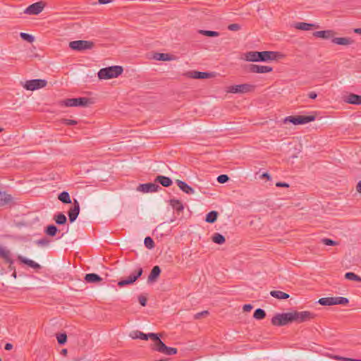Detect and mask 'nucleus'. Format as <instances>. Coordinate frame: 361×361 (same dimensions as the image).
Returning <instances> with one entry per match:
<instances>
[{
    "label": "nucleus",
    "mask_w": 361,
    "mask_h": 361,
    "mask_svg": "<svg viewBox=\"0 0 361 361\" xmlns=\"http://www.w3.org/2000/svg\"><path fill=\"white\" fill-rule=\"evenodd\" d=\"M281 54L276 51H248L245 54V60L247 61L267 62L276 60Z\"/></svg>",
    "instance_id": "f257e3e1"
},
{
    "label": "nucleus",
    "mask_w": 361,
    "mask_h": 361,
    "mask_svg": "<svg viewBox=\"0 0 361 361\" xmlns=\"http://www.w3.org/2000/svg\"><path fill=\"white\" fill-rule=\"evenodd\" d=\"M123 68L120 66H112L106 68H103L98 72V78L100 80H108L117 78L121 75Z\"/></svg>",
    "instance_id": "f03ea898"
},
{
    "label": "nucleus",
    "mask_w": 361,
    "mask_h": 361,
    "mask_svg": "<svg viewBox=\"0 0 361 361\" xmlns=\"http://www.w3.org/2000/svg\"><path fill=\"white\" fill-rule=\"evenodd\" d=\"M294 322L293 312L279 313L271 319V323L274 326H283Z\"/></svg>",
    "instance_id": "7ed1b4c3"
},
{
    "label": "nucleus",
    "mask_w": 361,
    "mask_h": 361,
    "mask_svg": "<svg viewBox=\"0 0 361 361\" xmlns=\"http://www.w3.org/2000/svg\"><path fill=\"white\" fill-rule=\"evenodd\" d=\"M316 118L314 115H299V116H289L284 118V123H290L293 125H303L307 123L314 121Z\"/></svg>",
    "instance_id": "20e7f679"
},
{
    "label": "nucleus",
    "mask_w": 361,
    "mask_h": 361,
    "mask_svg": "<svg viewBox=\"0 0 361 361\" xmlns=\"http://www.w3.org/2000/svg\"><path fill=\"white\" fill-rule=\"evenodd\" d=\"M317 302L323 306H330L334 305H345L349 302V300L348 298L344 297H328L320 298Z\"/></svg>",
    "instance_id": "39448f33"
},
{
    "label": "nucleus",
    "mask_w": 361,
    "mask_h": 361,
    "mask_svg": "<svg viewBox=\"0 0 361 361\" xmlns=\"http://www.w3.org/2000/svg\"><path fill=\"white\" fill-rule=\"evenodd\" d=\"M94 46V44L93 42L87 40H75L69 43V47L71 49L79 51L92 49Z\"/></svg>",
    "instance_id": "423d86ee"
},
{
    "label": "nucleus",
    "mask_w": 361,
    "mask_h": 361,
    "mask_svg": "<svg viewBox=\"0 0 361 361\" xmlns=\"http://www.w3.org/2000/svg\"><path fill=\"white\" fill-rule=\"evenodd\" d=\"M255 86L253 85L245 83L240 85H235L228 87V92L238 94V93H247L254 91Z\"/></svg>",
    "instance_id": "0eeeda50"
},
{
    "label": "nucleus",
    "mask_w": 361,
    "mask_h": 361,
    "mask_svg": "<svg viewBox=\"0 0 361 361\" xmlns=\"http://www.w3.org/2000/svg\"><path fill=\"white\" fill-rule=\"evenodd\" d=\"M143 273L142 267H138L136 270L130 274V275L126 279L121 280L118 282L119 287H123L127 285L133 283L137 279H139Z\"/></svg>",
    "instance_id": "6e6552de"
},
{
    "label": "nucleus",
    "mask_w": 361,
    "mask_h": 361,
    "mask_svg": "<svg viewBox=\"0 0 361 361\" xmlns=\"http://www.w3.org/2000/svg\"><path fill=\"white\" fill-rule=\"evenodd\" d=\"M47 84V80L42 79H33L25 81L23 87L27 90L34 91L44 87Z\"/></svg>",
    "instance_id": "1a4fd4ad"
},
{
    "label": "nucleus",
    "mask_w": 361,
    "mask_h": 361,
    "mask_svg": "<svg viewBox=\"0 0 361 361\" xmlns=\"http://www.w3.org/2000/svg\"><path fill=\"white\" fill-rule=\"evenodd\" d=\"M90 103V99L87 97H78L66 99L63 101L66 106H87Z\"/></svg>",
    "instance_id": "9d476101"
},
{
    "label": "nucleus",
    "mask_w": 361,
    "mask_h": 361,
    "mask_svg": "<svg viewBox=\"0 0 361 361\" xmlns=\"http://www.w3.org/2000/svg\"><path fill=\"white\" fill-rule=\"evenodd\" d=\"M294 322L298 323L305 322L315 317V314L310 311H293Z\"/></svg>",
    "instance_id": "9b49d317"
},
{
    "label": "nucleus",
    "mask_w": 361,
    "mask_h": 361,
    "mask_svg": "<svg viewBox=\"0 0 361 361\" xmlns=\"http://www.w3.org/2000/svg\"><path fill=\"white\" fill-rule=\"evenodd\" d=\"M161 189V188L155 183L140 184L137 188V191L143 193L158 192Z\"/></svg>",
    "instance_id": "f8f14e48"
},
{
    "label": "nucleus",
    "mask_w": 361,
    "mask_h": 361,
    "mask_svg": "<svg viewBox=\"0 0 361 361\" xmlns=\"http://www.w3.org/2000/svg\"><path fill=\"white\" fill-rule=\"evenodd\" d=\"M247 71L250 73H266L271 72L273 68L268 66L250 64L247 67Z\"/></svg>",
    "instance_id": "ddd939ff"
},
{
    "label": "nucleus",
    "mask_w": 361,
    "mask_h": 361,
    "mask_svg": "<svg viewBox=\"0 0 361 361\" xmlns=\"http://www.w3.org/2000/svg\"><path fill=\"white\" fill-rule=\"evenodd\" d=\"M44 7L43 1H38L30 5L25 10V13L29 15H37L41 13Z\"/></svg>",
    "instance_id": "4468645a"
},
{
    "label": "nucleus",
    "mask_w": 361,
    "mask_h": 361,
    "mask_svg": "<svg viewBox=\"0 0 361 361\" xmlns=\"http://www.w3.org/2000/svg\"><path fill=\"white\" fill-rule=\"evenodd\" d=\"M80 213V204L77 200H74L73 206L68 212L69 221L71 223L74 222L78 218Z\"/></svg>",
    "instance_id": "2eb2a0df"
},
{
    "label": "nucleus",
    "mask_w": 361,
    "mask_h": 361,
    "mask_svg": "<svg viewBox=\"0 0 361 361\" xmlns=\"http://www.w3.org/2000/svg\"><path fill=\"white\" fill-rule=\"evenodd\" d=\"M335 32L331 30L316 31L313 32V36L315 37L322 38L324 39H329L334 38Z\"/></svg>",
    "instance_id": "dca6fc26"
},
{
    "label": "nucleus",
    "mask_w": 361,
    "mask_h": 361,
    "mask_svg": "<svg viewBox=\"0 0 361 361\" xmlns=\"http://www.w3.org/2000/svg\"><path fill=\"white\" fill-rule=\"evenodd\" d=\"M319 25L313 23H307L305 22L296 23L294 25V27L300 30H311L313 28H319Z\"/></svg>",
    "instance_id": "f3484780"
},
{
    "label": "nucleus",
    "mask_w": 361,
    "mask_h": 361,
    "mask_svg": "<svg viewBox=\"0 0 361 361\" xmlns=\"http://www.w3.org/2000/svg\"><path fill=\"white\" fill-rule=\"evenodd\" d=\"M0 258H2L8 264L14 262L11 251L4 247H0Z\"/></svg>",
    "instance_id": "a211bd4d"
},
{
    "label": "nucleus",
    "mask_w": 361,
    "mask_h": 361,
    "mask_svg": "<svg viewBox=\"0 0 361 361\" xmlns=\"http://www.w3.org/2000/svg\"><path fill=\"white\" fill-rule=\"evenodd\" d=\"M18 259L21 263L27 264V266H29L30 267H31V268H32L34 269H41V266L38 263L35 262V261H33L32 259L25 258V257H23L22 255H18Z\"/></svg>",
    "instance_id": "6ab92c4d"
},
{
    "label": "nucleus",
    "mask_w": 361,
    "mask_h": 361,
    "mask_svg": "<svg viewBox=\"0 0 361 361\" xmlns=\"http://www.w3.org/2000/svg\"><path fill=\"white\" fill-rule=\"evenodd\" d=\"M161 271V269L159 266L157 265V266L153 267V268L152 269L150 274L148 276L147 282L153 283V282L156 281L157 279H158V277L159 276Z\"/></svg>",
    "instance_id": "aec40b11"
},
{
    "label": "nucleus",
    "mask_w": 361,
    "mask_h": 361,
    "mask_svg": "<svg viewBox=\"0 0 361 361\" xmlns=\"http://www.w3.org/2000/svg\"><path fill=\"white\" fill-rule=\"evenodd\" d=\"M176 183L179 188L186 194L192 195L195 193V190L188 185L185 182L180 180H176Z\"/></svg>",
    "instance_id": "412c9836"
},
{
    "label": "nucleus",
    "mask_w": 361,
    "mask_h": 361,
    "mask_svg": "<svg viewBox=\"0 0 361 361\" xmlns=\"http://www.w3.org/2000/svg\"><path fill=\"white\" fill-rule=\"evenodd\" d=\"M345 102L350 104H355V105H360L361 104V95H358L354 93H350L348 94L347 98L345 99Z\"/></svg>",
    "instance_id": "4be33fe9"
},
{
    "label": "nucleus",
    "mask_w": 361,
    "mask_h": 361,
    "mask_svg": "<svg viewBox=\"0 0 361 361\" xmlns=\"http://www.w3.org/2000/svg\"><path fill=\"white\" fill-rule=\"evenodd\" d=\"M332 42L338 45H350L352 44L354 41L350 37H334L332 39Z\"/></svg>",
    "instance_id": "5701e85b"
},
{
    "label": "nucleus",
    "mask_w": 361,
    "mask_h": 361,
    "mask_svg": "<svg viewBox=\"0 0 361 361\" xmlns=\"http://www.w3.org/2000/svg\"><path fill=\"white\" fill-rule=\"evenodd\" d=\"M155 182L160 183L164 187H169L173 183L170 178L161 175L156 177Z\"/></svg>",
    "instance_id": "b1692460"
},
{
    "label": "nucleus",
    "mask_w": 361,
    "mask_h": 361,
    "mask_svg": "<svg viewBox=\"0 0 361 361\" xmlns=\"http://www.w3.org/2000/svg\"><path fill=\"white\" fill-rule=\"evenodd\" d=\"M13 200V197L11 195L6 193L5 192L0 191V206H6L10 204Z\"/></svg>",
    "instance_id": "393cba45"
},
{
    "label": "nucleus",
    "mask_w": 361,
    "mask_h": 361,
    "mask_svg": "<svg viewBox=\"0 0 361 361\" xmlns=\"http://www.w3.org/2000/svg\"><path fill=\"white\" fill-rule=\"evenodd\" d=\"M85 280L87 283H95L100 282L102 279L98 274L90 273L85 275Z\"/></svg>",
    "instance_id": "a878e982"
},
{
    "label": "nucleus",
    "mask_w": 361,
    "mask_h": 361,
    "mask_svg": "<svg viewBox=\"0 0 361 361\" xmlns=\"http://www.w3.org/2000/svg\"><path fill=\"white\" fill-rule=\"evenodd\" d=\"M209 73L200 71H191L188 73V76L195 79H204L209 78Z\"/></svg>",
    "instance_id": "bb28decb"
},
{
    "label": "nucleus",
    "mask_w": 361,
    "mask_h": 361,
    "mask_svg": "<svg viewBox=\"0 0 361 361\" xmlns=\"http://www.w3.org/2000/svg\"><path fill=\"white\" fill-rule=\"evenodd\" d=\"M54 220L56 224L61 226L64 225L67 222V218L63 213L59 212L54 216Z\"/></svg>",
    "instance_id": "cd10ccee"
},
{
    "label": "nucleus",
    "mask_w": 361,
    "mask_h": 361,
    "mask_svg": "<svg viewBox=\"0 0 361 361\" xmlns=\"http://www.w3.org/2000/svg\"><path fill=\"white\" fill-rule=\"evenodd\" d=\"M170 205L172 208L176 210L177 212H180L183 211V205L182 202L178 200L171 199L170 200Z\"/></svg>",
    "instance_id": "c85d7f7f"
},
{
    "label": "nucleus",
    "mask_w": 361,
    "mask_h": 361,
    "mask_svg": "<svg viewBox=\"0 0 361 361\" xmlns=\"http://www.w3.org/2000/svg\"><path fill=\"white\" fill-rule=\"evenodd\" d=\"M58 231V228L54 224L48 225L44 229V233L51 237L55 236Z\"/></svg>",
    "instance_id": "c756f323"
},
{
    "label": "nucleus",
    "mask_w": 361,
    "mask_h": 361,
    "mask_svg": "<svg viewBox=\"0 0 361 361\" xmlns=\"http://www.w3.org/2000/svg\"><path fill=\"white\" fill-rule=\"evenodd\" d=\"M270 295L277 299L285 300L289 298V295L281 290H271Z\"/></svg>",
    "instance_id": "7c9ffc66"
},
{
    "label": "nucleus",
    "mask_w": 361,
    "mask_h": 361,
    "mask_svg": "<svg viewBox=\"0 0 361 361\" xmlns=\"http://www.w3.org/2000/svg\"><path fill=\"white\" fill-rule=\"evenodd\" d=\"M58 199L63 204H71L72 202L70 195L66 191L61 192L58 196Z\"/></svg>",
    "instance_id": "2f4dec72"
},
{
    "label": "nucleus",
    "mask_w": 361,
    "mask_h": 361,
    "mask_svg": "<svg viewBox=\"0 0 361 361\" xmlns=\"http://www.w3.org/2000/svg\"><path fill=\"white\" fill-rule=\"evenodd\" d=\"M152 340L155 342V350L163 353L166 345L160 340L159 337L158 336V338H152Z\"/></svg>",
    "instance_id": "473e14b6"
},
{
    "label": "nucleus",
    "mask_w": 361,
    "mask_h": 361,
    "mask_svg": "<svg viewBox=\"0 0 361 361\" xmlns=\"http://www.w3.org/2000/svg\"><path fill=\"white\" fill-rule=\"evenodd\" d=\"M218 215L217 212L211 211L207 214L205 221L208 223L213 224L216 221Z\"/></svg>",
    "instance_id": "72a5a7b5"
},
{
    "label": "nucleus",
    "mask_w": 361,
    "mask_h": 361,
    "mask_svg": "<svg viewBox=\"0 0 361 361\" xmlns=\"http://www.w3.org/2000/svg\"><path fill=\"white\" fill-rule=\"evenodd\" d=\"M212 241L218 245H222L225 243L226 238L223 235L219 233H215L212 235Z\"/></svg>",
    "instance_id": "f704fd0d"
},
{
    "label": "nucleus",
    "mask_w": 361,
    "mask_h": 361,
    "mask_svg": "<svg viewBox=\"0 0 361 361\" xmlns=\"http://www.w3.org/2000/svg\"><path fill=\"white\" fill-rule=\"evenodd\" d=\"M139 338L142 339V340H148L149 338H158V334H154V333H149L147 334H144L141 331H139Z\"/></svg>",
    "instance_id": "c9c22d12"
},
{
    "label": "nucleus",
    "mask_w": 361,
    "mask_h": 361,
    "mask_svg": "<svg viewBox=\"0 0 361 361\" xmlns=\"http://www.w3.org/2000/svg\"><path fill=\"white\" fill-rule=\"evenodd\" d=\"M253 317L256 319H263L266 317V312L263 309L257 308L255 310Z\"/></svg>",
    "instance_id": "e433bc0d"
},
{
    "label": "nucleus",
    "mask_w": 361,
    "mask_h": 361,
    "mask_svg": "<svg viewBox=\"0 0 361 361\" xmlns=\"http://www.w3.org/2000/svg\"><path fill=\"white\" fill-rule=\"evenodd\" d=\"M345 278L348 280L361 282V277L353 272L345 273Z\"/></svg>",
    "instance_id": "4c0bfd02"
},
{
    "label": "nucleus",
    "mask_w": 361,
    "mask_h": 361,
    "mask_svg": "<svg viewBox=\"0 0 361 361\" xmlns=\"http://www.w3.org/2000/svg\"><path fill=\"white\" fill-rule=\"evenodd\" d=\"M198 32L204 36L209 37L219 36V32H216V31L200 30L198 31Z\"/></svg>",
    "instance_id": "58836bf2"
},
{
    "label": "nucleus",
    "mask_w": 361,
    "mask_h": 361,
    "mask_svg": "<svg viewBox=\"0 0 361 361\" xmlns=\"http://www.w3.org/2000/svg\"><path fill=\"white\" fill-rule=\"evenodd\" d=\"M56 339L60 345H64L67 341V335L66 333L56 334Z\"/></svg>",
    "instance_id": "ea45409f"
},
{
    "label": "nucleus",
    "mask_w": 361,
    "mask_h": 361,
    "mask_svg": "<svg viewBox=\"0 0 361 361\" xmlns=\"http://www.w3.org/2000/svg\"><path fill=\"white\" fill-rule=\"evenodd\" d=\"M144 243L145 247L148 249H152L154 247V242L153 239L149 236H147L145 238Z\"/></svg>",
    "instance_id": "a19ab883"
},
{
    "label": "nucleus",
    "mask_w": 361,
    "mask_h": 361,
    "mask_svg": "<svg viewBox=\"0 0 361 361\" xmlns=\"http://www.w3.org/2000/svg\"><path fill=\"white\" fill-rule=\"evenodd\" d=\"M20 36L23 40L27 41L30 43L33 42L35 40V37L32 35H30L28 33L20 32Z\"/></svg>",
    "instance_id": "79ce46f5"
},
{
    "label": "nucleus",
    "mask_w": 361,
    "mask_h": 361,
    "mask_svg": "<svg viewBox=\"0 0 361 361\" xmlns=\"http://www.w3.org/2000/svg\"><path fill=\"white\" fill-rule=\"evenodd\" d=\"M331 358L338 360V361H361L359 359H353L350 357H345L340 355H333L331 357Z\"/></svg>",
    "instance_id": "37998d69"
},
{
    "label": "nucleus",
    "mask_w": 361,
    "mask_h": 361,
    "mask_svg": "<svg viewBox=\"0 0 361 361\" xmlns=\"http://www.w3.org/2000/svg\"><path fill=\"white\" fill-rule=\"evenodd\" d=\"M154 58L157 60H161V61H169L171 59L170 56L168 54H163V53H158L156 54L154 56Z\"/></svg>",
    "instance_id": "c03bdc74"
},
{
    "label": "nucleus",
    "mask_w": 361,
    "mask_h": 361,
    "mask_svg": "<svg viewBox=\"0 0 361 361\" xmlns=\"http://www.w3.org/2000/svg\"><path fill=\"white\" fill-rule=\"evenodd\" d=\"M177 348H176L166 346V348L164 349L163 353L167 355H176L177 353Z\"/></svg>",
    "instance_id": "a18cd8bd"
},
{
    "label": "nucleus",
    "mask_w": 361,
    "mask_h": 361,
    "mask_svg": "<svg viewBox=\"0 0 361 361\" xmlns=\"http://www.w3.org/2000/svg\"><path fill=\"white\" fill-rule=\"evenodd\" d=\"M229 180V177L226 174L219 175L217 177V181L219 183H225Z\"/></svg>",
    "instance_id": "49530a36"
},
{
    "label": "nucleus",
    "mask_w": 361,
    "mask_h": 361,
    "mask_svg": "<svg viewBox=\"0 0 361 361\" xmlns=\"http://www.w3.org/2000/svg\"><path fill=\"white\" fill-rule=\"evenodd\" d=\"M322 242L326 245H329V246H333V245H336L337 244V243L331 239H329V238H323L322 240Z\"/></svg>",
    "instance_id": "de8ad7c7"
},
{
    "label": "nucleus",
    "mask_w": 361,
    "mask_h": 361,
    "mask_svg": "<svg viewBox=\"0 0 361 361\" xmlns=\"http://www.w3.org/2000/svg\"><path fill=\"white\" fill-rule=\"evenodd\" d=\"M49 242H50L49 240H48L47 238H43L38 240L37 241V244L38 245H41V246H47L49 245Z\"/></svg>",
    "instance_id": "09e8293b"
},
{
    "label": "nucleus",
    "mask_w": 361,
    "mask_h": 361,
    "mask_svg": "<svg viewBox=\"0 0 361 361\" xmlns=\"http://www.w3.org/2000/svg\"><path fill=\"white\" fill-rule=\"evenodd\" d=\"M208 314H209V312L207 311V310H204V311H202V312H198V313L195 314L194 315V318L195 319H200L202 317L207 316Z\"/></svg>",
    "instance_id": "8fccbe9b"
},
{
    "label": "nucleus",
    "mask_w": 361,
    "mask_h": 361,
    "mask_svg": "<svg viewBox=\"0 0 361 361\" xmlns=\"http://www.w3.org/2000/svg\"><path fill=\"white\" fill-rule=\"evenodd\" d=\"M62 123L67 126H73L76 125L78 123V121L75 120L68 119V118H63L62 120Z\"/></svg>",
    "instance_id": "3c124183"
},
{
    "label": "nucleus",
    "mask_w": 361,
    "mask_h": 361,
    "mask_svg": "<svg viewBox=\"0 0 361 361\" xmlns=\"http://www.w3.org/2000/svg\"><path fill=\"white\" fill-rule=\"evenodd\" d=\"M228 29L231 31H238L240 29V25L238 23H233L228 26Z\"/></svg>",
    "instance_id": "603ef678"
},
{
    "label": "nucleus",
    "mask_w": 361,
    "mask_h": 361,
    "mask_svg": "<svg viewBox=\"0 0 361 361\" xmlns=\"http://www.w3.org/2000/svg\"><path fill=\"white\" fill-rule=\"evenodd\" d=\"M138 301L140 302V304L142 306V307H145L147 305V298L143 296V295H140L138 297Z\"/></svg>",
    "instance_id": "864d4df0"
},
{
    "label": "nucleus",
    "mask_w": 361,
    "mask_h": 361,
    "mask_svg": "<svg viewBox=\"0 0 361 361\" xmlns=\"http://www.w3.org/2000/svg\"><path fill=\"white\" fill-rule=\"evenodd\" d=\"M139 331H133L132 332H130V336L133 338V339H137V338H139Z\"/></svg>",
    "instance_id": "5fc2aeb1"
},
{
    "label": "nucleus",
    "mask_w": 361,
    "mask_h": 361,
    "mask_svg": "<svg viewBox=\"0 0 361 361\" xmlns=\"http://www.w3.org/2000/svg\"><path fill=\"white\" fill-rule=\"evenodd\" d=\"M252 305L250 304L244 305L243 307V310L244 312H250L252 309Z\"/></svg>",
    "instance_id": "6e6d98bb"
},
{
    "label": "nucleus",
    "mask_w": 361,
    "mask_h": 361,
    "mask_svg": "<svg viewBox=\"0 0 361 361\" xmlns=\"http://www.w3.org/2000/svg\"><path fill=\"white\" fill-rule=\"evenodd\" d=\"M276 187H283V188H288L289 187V185L284 182H278L276 184Z\"/></svg>",
    "instance_id": "4d7b16f0"
},
{
    "label": "nucleus",
    "mask_w": 361,
    "mask_h": 361,
    "mask_svg": "<svg viewBox=\"0 0 361 361\" xmlns=\"http://www.w3.org/2000/svg\"><path fill=\"white\" fill-rule=\"evenodd\" d=\"M308 97L310 99H314L317 98V94L315 92H310L309 94H308Z\"/></svg>",
    "instance_id": "13d9d810"
},
{
    "label": "nucleus",
    "mask_w": 361,
    "mask_h": 361,
    "mask_svg": "<svg viewBox=\"0 0 361 361\" xmlns=\"http://www.w3.org/2000/svg\"><path fill=\"white\" fill-rule=\"evenodd\" d=\"M5 350H10L13 348V345L11 343H6L4 347Z\"/></svg>",
    "instance_id": "bf43d9fd"
},
{
    "label": "nucleus",
    "mask_w": 361,
    "mask_h": 361,
    "mask_svg": "<svg viewBox=\"0 0 361 361\" xmlns=\"http://www.w3.org/2000/svg\"><path fill=\"white\" fill-rule=\"evenodd\" d=\"M262 178H267L268 180H270L271 177L270 175L268 173H264L261 175Z\"/></svg>",
    "instance_id": "052dcab7"
},
{
    "label": "nucleus",
    "mask_w": 361,
    "mask_h": 361,
    "mask_svg": "<svg viewBox=\"0 0 361 361\" xmlns=\"http://www.w3.org/2000/svg\"><path fill=\"white\" fill-rule=\"evenodd\" d=\"M357 190L358 192L361 193V180H360L358 183H357Z\"/></svg>",
    "instance_id": "680f3d73"
},
{
    "label": "nucleus",
    "mask_w": 361,
    "mask_h": 361,
    "mask_svg": "<svg viewBox=\"0 0 361 361\" xmlns=\"http://www.w3.org/2000/svg\"><path fill=\"white\" fill-rule=\"evenodd\" d=\"M111 2V0H99V3L101 4H105Z\"/></svg>",
    "instance_id": "e2e57ef3"
},
{
    "label": "nucleus",
    "mask_w": 361,
    "mask_h": 361,
    "mask_svg": "<svg viewBox=\"0 0 361 361\" xmlns=\"http://www.w3.org/2000/svg\"><path fill=\"white\" fill-rule=\"evenodd\" d=\"M9 266H8V269L11 270V271H16V269L15 267L13 266V264H8Z\"/></svg>",
    "instance_id": "0e129e2a"
},
{
    "label": "nucleus",
    "mask_w": 361,
    "mask_h": 361,
    "mask_svg": "<svg viewBox=\"0 0 361 361\" xmlns=\"http://www.w3.org/2000/svg\"><path fill=\"white\" fill-rule=\"evenodd\" d=\"M354 32H355V33H357V34H360V35H361V28H355V29L354 30Z\"/></svg>",
    "instance_id": "69168bd1"
},
{
    "label": "nucleus",
    "mask_w": 361,
    "mask_h": 361,
    "mask_svg": "<svg viewBox=\"0 0 361 361\" xmlns=\"http://www.w3.org/2000/svg\"><path fill=\"white\" fill-rule=\"evenodd\" d=\"M61 353H62L63 354L66 355V354L67 353V350H66V349H63V350H61Z\"/></svg>",
    "instance_id": "338daca9"
},
{
    "label": "nucleus",
    "mask_w": 361,
    "mask_h": 361,
    "mask_svg": "<svg viewBox=\"0 0 361 361\" xmlns=\"http://www.w3.org/2000/svg\"><path fill=\"white\" fill-rule=\"evenodd\" d=\"M12 276L16 279L17 275H16V271H13V273L12 274Z\"/></svg>",
    "instance_id": "774afa93"
}]
</instances>
